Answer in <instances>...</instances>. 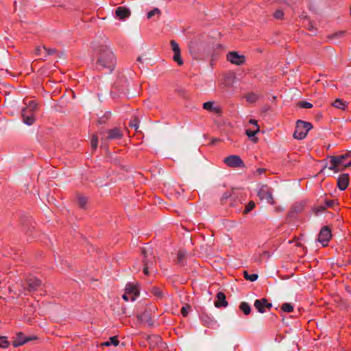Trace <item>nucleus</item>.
Listing matches in <instances>:
<instances>
[{
	"label": "nucleus",
	"instance_id": "obj_1",
	"mask_svg": "<svg viewBox=\"0 0 351 351\" xmlns=\"http://www.w3.org/2000/svg\"><path fill=\"white\" fill-rule=\"evenodd\" d=\"M96 67L106 73L112 72L116 65V57L107 45L100 46L96 52Z\"/></svg>",
	"mask_w": 351,
	"mask_h": 351
},
{
	"label": "nucleus",
	"instance_id": "obj_2",
	"mask_svg": "<svg viewBox=\"0 0 351 351\" xmlns=\"http://www.w3.org/2000/svg\"><path fill=\"white\" fill-rule=\"evenodd\" d=\"M350 166H351V152L330 157L329 169L335 173L342 171Z\"/></svg>",
	"mask_w": 351,
	"mask_h": 351
},
{
	"label": "nucleus",
	"instance_id": "obj_3",
	"mask_svg": "<svg viewBox=\"0 0 351 351\" xmlns=\"http://www.w3.org/2000/svg\"><path fill=\"white\" fill-rule=\"evenodd\" d=\"M37 104L34 101H29L26 106L22 109L21 116L23 123L27 125H32L35 121V111Z\"/></svg>",
	"mask_w": 351,
	"mask_h": 351
},
{
	"label": "nucleus",
	"instance_id": "obj_4",
	"mask_svg": "<svg viewBox=\"0 0 351 351\" xmlns=\"http://www.w3.org/2000/svg\"><path fill=\"white\" fill-rule=\"evenodd\" d=\"M143 253L144 256L143 273L146 276H149L155 271L154 269V265L156 262L155 257L152 252L149 250H144Z\"/></svg>",
	"mask_w": 351,
	"mask_h": 351
},
{
	"label": "nucleus",
	"instance_id": "obj_5",
	"mask_svg": "<svg viewBox=\"0 0 351 351\" xmlns=\"http://www.w3.org/2000/svg\"><path fill=\"white\" fill-rule=\"evenodd\" d=\"M311 128L312 125L310 123L298 120L293 134L294 138L298 140L304 139Z\"/></svg>",
	"mask_w": 351,
	"mask_h": 351
},
{
	"label": "nucleus",
	"instance_id": "obj_6",
	"mask_svg": "<svg viewBox=\"0 0 351 351\" xmlns=\"http://www.w3.org/2000/svg\"><path fill=\"white\" fill-rule=\"evenodd\" d=\"M257 195L261 200H265L268 204H275V200L273 197L272 190L267 185H262L258 192Z\"/></svg>",
	"mask_w": 351,
	"mask_h": 351
},
{
	"label": "nucleus",
	"instance_id": "obj_7",
	"mask_svg": "<svg viewBox=\"0 0 351 351\" xmlns=\"http://www.w3.org/2000/svg\"><path fill=\"white\" fill-rule=\"evenodd\" d=\"M227 60L235 65H241L245 61V57L237 51H231L227 54Z\"/></svg>",
	"mask_w": 351,
	"mask_h": 351
},
{
	"label": "nucleus",
	"instance_id": "obj_8",
	"mask_svg": "<svg viewBox=\"0 0 351 351\" xmlns=\"http://www.w3.org/2000/svg\"><path fill=\"white\" fill-rule=\"evenodd\" d=\"M223 162L230 167H241L244 165L241 158L237 155H231L225 158Z\"/></svg>",
	"mask_w": 351,
	"mask_h": 351
},
{
	"label": "nucleus",
	"instance_id": "obj_9",
	"mask_svg": "<svg viewBox=\"0 0 351 351\" xmlns=\"http://www.w3.org/2000/svg\"><path fill=\"white\" fill-rule=\"evenodd\" d=\"M203 108L215 114H219L221 112V106L214 101H209L204 103Z\"/></svg>",
	"mask_w": 351,
	"mask_h": 351
},
{
	"label": "nucleus",
	"instance_id": "obj_10",
	"mask_svg": "<svg viewBox=\"0 0 351 351\" xmlns=\"http://www.w3.org/2000/svg\"><path fill=\"white\" fill-rule=\"evenodd\" d=\"M330 230L326 226L322 228L318 237L319 242L322 243L323 246H326L327 245L328 242L330 239Z\"/></svg>",
	"mask_w": 351,
	"mask_h": 351
},
{
	"label": "nucleus",
	"instance_id": "obj_11",
	"mask_svg": "<svg viewBox=\"0 0 351 351\" xmlns=\"http://www.w3.org/2000/svg\"><path fill=\"white\" fill-rule=\"evenodd\" d=\"M172 50L174 53L173 60L178 63V65L181 66L183 64V61L181 58L180 49L178 44L173 40L170 42Z\"/></svg>",
	"mask_w": 351,
	"mask_h": 351
},
{
	"label": "nucleus",
	"instance_id": "obj_12",
	"mask_svg": "<svg viewBox=\"0 0 351 351\" xmlns=\"http://www.w3.org/2000/svg\"><path fill=\"white\" fill-rule=\"evenodd\" d=\"M34 339V337H27L22 332H18L16 335L15 339L12 341V345L14 347L16 348Z\"/></svg>",
	"mask_w": 351,
	"mask_h": 351
},
{
	"label": "nucleus",
	"instance_id": "obj_13",
	"mask_svg": "<svg viewBox=\"0 0 351 351\" xmlns=\"http://www.w3.org/2000/svg\"><path fill=\"white\" fill-rule=\"evenodd\" d=\"M254 306L258 311V312L263 313L265 312L266 308L269 309L271 307V304L267 302L265 299L256 300L254 302Z\"/></svg>",
	"mask_w": 351,
	"mask_h": 351
},
{
	"label": "nucleus",
	"instance_id": "obj_14",
	"mask_svg": "<svg viewBox=\"0 0 351 351\" xmlns=\"http://www.w3.org/2000/svg\"><path fill=\"white\" fill-rule=\"evenodd\" d=\"M125 291L132 296V301H134L139 295V289L138 285L128 284L126 285Z\"/></svg>",
	"mask_w": 351,
	"mask_h": 351
},
{
	"label": "nucleus",
	"instance_id": "obj_15",
	"mask_svg": "<svg viewBox=\"0 0 351 351\" xmlns=\"http://www.w3.org/2000/svg\"><path fill=\"white\" fill-rule=\"evenodd\" d=\"M215 306L217 308L226 307L228 306V302L226 301V298L223 293L219 292L217 294V300L215 302Z\"/></svg>",
	"mask_w": 351,
	"mask_h": 351
},
{
	"label": "nucleus",
	"instance_id": "obj_16",
	"mask_svg": "<svg viewBox=\"0 0 351 351\" xmlns=\"http://www.w3.org/2000/svg\"><path fill=\"white\" fill-rule=\"evenodd\" d=\"M115 14L117 18L121 20L125 19L130 15V11L125 8L119 7L115 11Z\"/></svg>",
	"mask_w": 351,
	"mask_h": 351
},
{
	"label": "nucleus",
	"instance_id": "obj_17",
	"mask_svg": "<svg viewBox=\"0 0 351 351\" xmlns=\"http://www.w3.org/2000/svg\"><path fill=\"white\" fill-rule=\"evenodd\" d=\"M349 183V177L348 174H342L339 177L337 184L341 190H345Z\"/></svg>",
	"mask_w": 351,
	"mask_h": 351
},
{
	"label": "nucleus",
	"instance_id": "obj_18",
	"mask_svg": "<svg viewBox=\"0 0 351 351\" xmlns=\"http://www.w3.org/2000/svg\"><path fill=\"white\" fill-rule=\"evenodd\" d=\"M107 138L108 139H119L123 136L122 133L118 128L110 130L107 132Z\"/></svg>",
	"mask_w": 351,
	"mask_h": 351
},
{
	"label": "nucleus",
	"instance_id": "obj_19",
	"mask_svg": "<svg viewBox=\"0 0 351 351\" xmlns=\"http://www.w3.org/2000/svg\"><path fill=\"white\" fill-rule=\"evenodd\" d=\"M28 289L30 291H34L40 285L41 282L35 278H29L27 281Z\"/></svg>",
	"mask_w": 351,
	"mask_h": 351
},
{
	"label": "nucleus",
	"instance_id": "obj_20",
	"mask_svg": "<svg viewBox=\"0 0 351 351\" xmlns=\"http://www.w3.org/2000/svg\"><path fill=\"white\" fill-rule=\"evenodd\" d=\"M260 128L258 125H256V128H254V130H247L245 133L249 138H251L252 141L254 142H257L258 138L255 137V135L259 132Z\"/></svg>",
	"mask_w": 351,
	"mask_h": 351
},
{
	"label": "nucleus",
	"instance_id": "obj_21",
	"mask_svg": "<svg viewBox=\"0 0 351 351\" xmlns=\"http://www.w3.org/2000/svg\"><path fill=\"white\" fill-rule=\"evenodd\" d=\"M119 343V341L118 340L116 336L112 337L109 339L108 341H105L101 344V346H117Z\"/></svg>",
	"mask_w": 351,
	"mask_h": 351
},
{
	"label": "nucleus",
	"instance_id": "obj_22",
	"mask_svg": "<svg viewBox=\"0 0 351 351\" xmlns=\"http://www.w3.org/2000/svg\"><path fill=\"white\" fill-rule=\"evenodd\" d=\"M346 34L345 31H338L328 36L330 40H336L343 38Z\"/></svg>",
	"mask_w": 351,
	"mask_h": 351
},
{
	"label": "nucleus",
	"instance_id": "obj_23",
	"mask_svg": "<svg viewBox=\"0 0 351 351\" xmlns=\"http://www.w3.org/2000/svg\"><path fill=\"white\" fill-rule=\"evenodd\" d=\"M332 105L334 107L341 110H344L347 106L346 103L340 99H337L333 102Z\"/></svg>",
	"mask_w": 351,
	"mask_h": 351
},
{
	"label": "nucleus",
	"instance_id": "obj_24",
	"mask_svg": "<svg viewBox=\"0 0 351 351\" xmlns=\"http://www.w3.org/2000/svg\"><path fill=\"white\" fill-rule=\"evenodd\" d=\"M239 308L245 315L250 314L251 311V308L250 305L245 302L241 303Z\"/></svg>",
	"mask_w": 351,
	"mask_h": 351
},
{
	"label": "nucleus",
	"instance_id": "obj_25",
	"mask_svg": "<svg viewBox=\"0 0 351 351\" xmlns=\"http://www.w3.org/2000/svg\"><path fill=\"white\" fill-rule=\"evenodd\" d=\"M243 274L244 278L251 282L256 281L258 278V275L256 274H249L247 271H245Z\"/></svg>",
	"mask_w": 351,
	"mask_h": 351
},
{
	"label": "nucleus",
	"instance_id": "obj_26",
	"mask_svg": "<svg viewBox=\"0 0 351 351\" xmlns=\"http://www.w3.org/2000/svg\"><path fill=\"white\" fill-rule=\"evenodd\" d=\"M160 14H161L160 10L158 8H154L147 13V19H149L156 15L159 16L160 15Z\"/></svg>",
	"mask_w": 351,
	"mask_h": 351
},
{
	"label": "nucleus",
	"instance_id": "obj_27",
	"mask_svg": "<svg viewBox=\"0 0 351 351\" xmlns=\"http://www.w3.org/2000/svg\"><path fill=\"white\" fill-rule=\"evenodd\" d=\"M258 96L254 93H250L246 96L247 101L250 103L256 102L258 100Z\"/></svg>",
	"mask_w": 351,
	"mask_h": 351
},
{
	"label": "nucleus",
	"instance_id": "obj_28",
	"mask_svg": "<svg viewBox=\"0 0 351 351\" xmlns=\"http://www.w3.org/2000/svg\"><path fill=\"white\" fill-rule=\"evenodd\" d=\"M281 308L284 312H287V313L292 312L293 310V306L289 303L283 304L282 305Z\"/></svg>",
	"mask_w": 351,
	"mask_h": 351
},
{
	"label": "nucleus",
	"instance_id": "obj_29",
	"mask_svg": "<svg viewBox=\"0 0 351 351\" xmlns=\"http://www.w3.org/2000/svg\"><path fill=\"white\" fill-rule=\"evenodd\" d=\"M10 343L5 337H0V348H6L9 346Z\"/></svg>",
	"mask_w": 351,
	"mask_h": 351
},
{
	"label": "nucleus",
	"instance_id": "obj_30",
	"mask_svg": "<svg viewBox=\"0 0 351 351\" xmlns=\"http://www.w3.org/2000/svg\"><path fill=\"white\" fill-rule=\"evenodd\" d=\"M43 51H47L48 54H52L54 52V50H48L47 51L45 47H38L36 49L35 51L37 55H40L42 53Z\"/></svg>",
	"mask_w": 351,
	"mask_h": 351
},
{
	"label": "nucleus",
	"instance_id": "obj_31",
	"mask_svg": "<svg viewBox=\"0 0 351 351\" xmlns=\"http://www.w3.org/2000/svg\"><path fill=\"white\" fill-rule=\"evenodd\" d=\"M335 204V201L333 200H328L325 202V205L320 206V209L319 210H324L326 208L332 207Z\"/></svg>",
	"mask_w": 351,
	"mask_h": 351
},
{
	"label": "nucleus",
	"instance_id": "obj_32",
	"mask_svg": "<svg viewBox=\"0 0 351 351\" xmlns=\"http://www.w3.org/2000/svg\"><path fill=\"white\" fill-rule=\"evenodd\" d=\"M77 202L81 207H84L87 203V199L84 196H78Z\"/></svg>",
	"mask_w": 351,
	"mask_h": 351
},
{
	"label": "nucleus",
	"instance_id": "obj_33",
	"mask_svg": "<svg viewBox=\"0 0 351 351\" xmlns=\"http://www.w3.org/2000/svg\"><path fill=\"white\" fill-rule=\"evenodd\" d=\"M191 310V306L189 305H185L182 306L181 308V313L182 316L186 317L189 314V311Z\"/></svg>",
	"mask_w": 351,
	"mask_h": 351
},
{
	"label": "nucleus",
	"instance_id": "obj_34",
	"mask_svg": "<svg viewBox=\"0 0 351 351\" xmlns=\"http://www.w3.org/2000/svg\"><path fill=\"white\" fill-rule=\"evenodd\" d=\"M274 16L275 19H282L284 16V12L282 10H277L274 14Z\"/></svg>",
	"mask_w": 351,
	"mask_h": 351
},
{
	"label": "nucleus",
	"instance_id": "obj_35",
	"mask_svg": "<svg viewBox=\"0 0 351 351\" xmlns=\"http://www.w3.org/2000/svg\"><path fill=\"white\" fill-rule=\"evenodd\" d=\"M152 293L155 295L157 297H161L162 296V291L158 287H153L152 289Z\"/></svg>",
	"mask_w": 351,
	"mask_h": 351
},
{
	"label": "nucleus",
	"instance_id": "obj_36",
	"mask_svg": "<svg viewBox=\"0 0 351 351\" xmlns=\"http://www.w3.org/2000/svg\"><path fill=\"white\" fill-rule=\"evenodd\" d=\"M255 207V203L253 201H250L245 206V213H249Z\"/></svg>",
	"mask_w": 351,
	"mask_h": 351
},
{
	"label": "nucleus",
	"instance_id": "obj_37",
	"mask_svg": "<svg viewBox=\"0 0 351 351\" xmlns=\"http://www.w3.org/2000/svg\"><path fill=\"white\" fill-rule=\"evenodd\" d=\"M299 106L304 108H311L313 107V105L307 101H300L299 102Z\"/></svg>",
	"mask_w": 351,
	"mask_h": 351
},
{
	"label": "nucleus",
	"instance_id": "obj_38",
	"mask_svg": "<svg viewBox=\"0 0 351 351\" xmlns=\"http://www.w3.org/2000/svg\"><path fill=\"white\" fill-rule=\"evenodd\" d=\"M98 145V138L96 136H93L91 139V146L93 149H96Z\"/></svg>",
	"mask_w": 351,
	"mask_h": 351
},
{
	"label": "nucleus",
	"instance_id": "obj_39",
	"mask_svg": "<svg viewBox=\"0 0 351 351\" xmlns=\"http://www.w3.org/2000/svg\"><path fill=\"white\" fill-rule=\"evenodd\" d=\"M185 256H186V252L184 251H180L178 253V261L179 263H181L182 261V260L184 259V258L185 257Z\"/></svg>",
	"mask_w": 351,
	"mask_h": 351
},
{
	"label": "nucleus",
	"instance_id": "obj_40",
	"mask_svg": "<svg viewBox=\"0 0 351 351\" xmlns=\"http://www.w3.org/2000/svg\"><path fill=\"white\" fill-rule=\"evenodd\" d=\"M130 126L131 128H134L135 130H137L138 128V121L137 119H134L130 123Z\"/></svg>",
	"mask_w": 351,
	"mask_h": 351
},
{
	"label": "nucleus",
	"instance_id": "obj_41",
	"mask_svg": "<svg viewBox=\"0 0 351 351\" xmlns=\"http://www.w3.org/2000/svg\"><path fill=\"white\" fill-rule=\"evenodd\" d=\"M123 299L125 301H132V296L125 291V293L123 295Z\"/></svg>",
	"mask_w": 351,
	"mask_h": 351
},
{
	"label": "nucleus",
	"instance_id": "obj_42",
	"mask_svg": "<svg viewBox=\"0 0 351 351\" xmlns=\"http://www.w3.org/2000/svg\"><path fill=\"white\" fill-rule=\"evenodd\" d=\"M249 123L254 125V128H256V125H258L257 121L254 119H250Z\"/></svg>",
	"mask_w": 351,
	"mask_h": 351
},
{
	"label": "nucleus",
	"instance_id": "obj_43",
	"mask_svg": "<svg viewBox=\"0 0 351 351\" xmlns=\"http://www.w3.org/2000/svg\"><path fill=\"white\" fill-rule=\"evenodd\" d=\"M277 211H281L282 209L280 208H276Z\"/></svg>",
	"mask_w": 351,
	"mask_h": 351
},
{
	"label": "nucleus",
	"instance_id": "obj_44",
	"mask_svg": "<svg viewBox=\"0 0 351 351\" xmlns=\"http://www.w3.org/2000/svg\"><path fill=\"white\" fill-rule=\"evenodd\" d=\"M263 254H264V255L269 256V254H268L267 252H263Z\"/></svg>",
	"mask_w": 351,
	"mask_h": 351
},
{
	"label": "nucleus",
	"instance_id": "obj_45",
	"mask_svg": "<svg viewBox=\"0 0 351 351\" xmlns=\"http://www.w3.org/2000/svg\"><path fill=\"white\" fill-rule=\"evenodd\" d=\"M350 15H351V7H350Z\"/></svg>",
	"mask_w": 351,
	"mask_h": 351
}]
</instances>
